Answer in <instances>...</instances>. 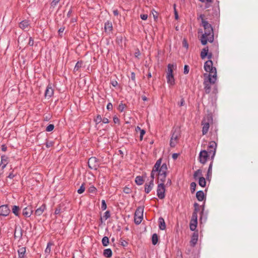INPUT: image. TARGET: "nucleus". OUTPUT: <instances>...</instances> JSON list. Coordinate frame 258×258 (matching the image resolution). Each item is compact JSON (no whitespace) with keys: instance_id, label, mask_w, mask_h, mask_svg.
<instances>
[{"instance_id":"obj_1","label":"nucleus","mask_w":258,"mask_h":258,"mask_svg":"<svg viewBox=\"0 0 258 258\" xmlns=\"http://www.w3.org/2000/svg\"><path fill=\"white\" fill-rule=\"evenodd\" d=\"M202 26L205 32L202 35L201 40L203 45H206L208 42H212L214 41V33L213 28L207 21H203Z\"/></svg>"},{"instance_id":"obj_2","label":"nucleus","mask_w":258,"mask_h":258,"mask_svg":"<svg viewBox=\"0 0 258 258\" xmlns=\"http://www.w3.org/2000/svg\"><path fill=\"white\" fill-rule=\"evenodd\" d=\"M204 69L209 74H204V76L209 77L210 81L213 82L217 80V71L216 69L213 66V61L211 60L207 61L204 64Z\"/></svg>"},{"instance_id":"obj_3","label":"nucleus","mask_w":258,"mask_h":258,"mask_svg":"<svg viewBox=\"0 0 258 258\" xmlns=\"http://www.w3.org/2000/svg\"><path fill=\"white\" fill-rule=\"evenodd\" d=\"M179 136V128L178 127L174 128L172 131V136L170 141V145L171 147H174L177 145Z\"/></svg>"},{"instance_id":"obj_4","label":"nucleus","mask_w":258,"mask_h":258,"mask_svg":"<svg viewBox=\"0 0 258 258\" xmlns=\"http://www.w3.org/2000/svg\"><path fill=\"white\" fill-rule=\"evenodd\" d=\"M212 122L213 119L210 115L207 116L203 119L202 125H203L202 133L203 135H206L208 132L210 124Z\"/></svg>"},{"instance_id":"obj_5","label":"nucleus","mask_w":258,"mask_h":258,"mask_svg":"<svg viewBox=\"0 0 258 258\" xmlns=\"http://www.w3.org/2000/svg\"><path fill=\"white\" fill-rule=\"evenodd\" d=\"M217 143L215 141L209 142L207 150L208 153L211 156V161L213 162L217 149Z\"/></svg>"},{"instance_id":"obj_6","label":"nucleus","mask_w":258,"mask_h":258,"mask_svg":"<svg viewBox=\"0 0 258 258\" xmlns=\"http://www.w3.org/2000/svg\"><path fill=\"white\" fill-rule=\"evenodd\" d=\"M144 209L143 207H140L137 208L135 213V223L136 224H139L141 223L143 218Z\"/></svg>"},{"instance_id":"obj_7","label":"nucleus","mask_w":258,"mask_h":258,"mask_svg":"<svg viewBox=\"0 0 258 258\" xmlns=\"http://www.w3.org/2000/svg\"><path fill=\"white\" fill-rule=\"evenodd\" d=\"M210 157H211V156L208 154V151H207L206 150H202L199 154V162L202 164H205L208 159Z\"/></svg>"},{"instance_id":"obj_8","label":"nucleus","mask_w":258,"mask_h":258,"mask_svg":"<svg viewBox=\"0 0 258 258\" xmlns=\"http://www.w3.org/2000/svg\"><path fill=\"white\" fill-rule=\"evenodd\" d=\"M88 164L89 167L91 169L96 170L99 167V162L95 157H92L89 159Z\"/></svg>"},{"instance_id":"obj_9","label":"nucleus","mask_w":258,"mask_h":258,"mask_svg":"<svg viewBox=\"0 0 258 258\" xmlns=\"http://www.w3.org/2000/svg\"><path fill=\"white\" fill-rule=\"evenodd\" d=\"M165 185L163 183H160L158 185L157 193L158 198L160 199H163L165 197Z\"/></svg>"},{"instance_id":"obj_10","label":"nucleus","mask_w":258,"mask_h":258,"mask_svg":"<svg viewBox=\"0 0 258 258\" xmlns=\"http://www.w3.org/2000/svg\"><path fill=\"white\" fill-rule=\"evenodd\" d=\"M161 161H162L161 159H158L156 161L155 164L154 165L153 168L152 169V171L151 172V181H153L154 182V179L155 178V174L157 173V172L159 170V168L160 166V164H161Z\"/></svg>"},{"instance_id":"obj_11","label":"nucleus","mask_w":258,"mask_h":258,"mask_svg":"<svg viewBox=\"0 0 258 258\" xmlns=\"http://www.w3.org/2000/svg\"><path fill=\"white\" fill-rule=\"evenodd\" d=\"M215 82L216 81L212 82L210 81L209 77H208V79L207 80H205L204 82V89L207 94H209L211 91V84H214Z\"/></svg>"},{"instance_id":"obj_12","label":"nucleus","mask_w":258,"mask_h":258,"mask_svg":"<svg viewBox=\"0 0 258 258\" xmlns=\"http://www.w3.org/2000/svg\"><path fill=\"white\" fill-rule=\"evenodd\" d=\"M10 213V210L7 205L0 206V216L6 217Z\"/></svg>"},{"instance_id":"obj_13","label":"nucleus","mask_w":258,"mask_h":258,"mask_svg":"<svg viewBox=\"0 0 258 258\" xmlns=\"http://www.w3.org/2000/svg\"><path fill=\"white\" fill-rule=\"evenodd\" d=\"M167 165L165 163H163L162 165H160V166L159 168L158 171L157 172L156 174H158V175H165L167 174Z\"/></svg>"},{"instance_id":"obj_14","label":"nucleus","mask_w":258,"mask_h":258,"mask_svg":"<svg viewBox=\"0 0 258 258\" xmlns=\"http://www.w3.org/2000/svg\"><path fill=\"white\" fill-rule=\"evenodd\" d=\"M8 163V157L7 156L3 155L1 157V161L0 163V166L2 167V169L3 170Z\"/></svg>"},{"instance_id":"obj_15","label":"nucleus","mask_w":258,"mask_h":258,"mask_svg":"<svg viewBox=\"0 0 258 258\" xmlns=\"http://www.w3.org/2000/svg\"><path fill=\"white\" fill-rule=\"evenodd\" d=\"M53 95V89L50 84H49L45 90V96L46 97H51Z\"/></svg>"},{"instance_id":"obj_16","label":"nucleus","mask_w":258,"mask_h":258,"mask_svg":"<svg viewBox=\"0 0 258 258\" xmlns=\"http://www.w3.org/2000/svg\"><path fill=\"white\" fill-rule=\"evenodd\" d=\"M30 23L29 21L25 20L19 23V27L22 30H26L29 28Z\"/></svg>"},{"instance_id":"obj_17","label":"nucleus","mask_w":258,"mask_h":258,"mask_svg":"<svg viewBox=\"0 0 258 258\" xmlns=\"http://www.w3.org/2000/svg\"><path fill=\"white\" fill-rule=\"evenodd\" d=\"M198 240V234L194 232L192 235L191 239L190 241L191 246H194L197 243Z\"/></svg>"},{"instance_id":"obj_18","label":"nucleus","mask_w":258,"mask_h":258,"mask_svg":"<svg viewBox=\"0 0 258 258\" xmlns=\"http://www.w3.org/2000/svg\"><path fill=\"white\" fill-rule=\"evenodd\" d=\"M105 32L106 33H110L112 30V24L109 21H107L105 23L104 25Z\"/></svg>"},{"instance_id":"obj_19","label":"nucleus","mask_w":258,"mask_h":258,"mask_svg":"<svg viewBox=\"0 0 258 258\" xmlns=\"http://www.w3.org/2000/svg\"><path fill=\"white\" fill-rule=\"evenodd\" d=\"M46 209V206L45 204L42 205L39 208L35 210V214L37 216H40L42 214L44 210Z\"/></svg>"},{"instance_id":"obj_20","label":"nucleus","mask_w":258,"mask_h":258,"mask_svg":"<svg viewBox=\"0 0 258 258\" xmlns=\"http://www.w3.org/2000/svg\"><path fill=\"white\" fill-rule=\"evenodd\" d=\"M33 212L31 208L26 207L23 210V215L26 217H29Z\"/></svg>"},{"instance_id":"obj_21","label":"nucleus","mask_w":258,"mask_h":258,"mask_svg":"<svg viewBox=\"0 0 258 258\" xmlns=\"http://www.w3.org/2000/svg\"><path fill=\"white\" fill-rule=\"evenodd\" d=\"M154 186V182L153 181H150L149 184L146 183L145 185V191L147 194L149 193Z\"/></svg>"},{"instance_id":"obj_22","label":"nucleus","mask_w":258,"mask_h":258,"mask_svg":"<svg viewBox=\"0 0 258 258\" xmlns=\"http://www.w3.org/2000/svg\"><path fill=\"white\" fill-rule=\"evenodd\" d=\"M19 258H25L26 248L25 247H20L18 250Z\"/></svg>"},{"instance_id":"obj_23","label":"nucleus","mask_w":258,"mask_h":258,"mask_svg":"<svg viewBox=\"0 0 258 258\" xmlns=\"http://www.w3.org/2000/svg\"><path fill=\"white\" fill-rule=\"evenodd\" d=\"M176 67V65L173 64H169L167 67V75H173V71Z\"/></svg>"},{"instance_id":"obj_24","label":"nucleus","mask_w":258,"mask_h":258,"mask_svg":"<svg viewBox=\"0 0 258 258\" xmlns=\"http://www.w3.org/2000/svg\"><path fill=\"white\" fill-rule=\"evenodd\" d=\"M158 222L160 229L162 230H165L166 228V224L164 219L162 217H160L158 219Z\"/></svg>"},{"instance_id":"obj_25","label":"nucleus","mask_w":258,"mask_h":258,"mask_svg":"<svg viewBox=\"0 0 258 258\" xmlns=\"http://www.w3.org/2000/svg\"><path fill=\"white\" fill-rule=\"evenodd\" d=\"M196 197L198 201H202L205 198L204 192L202 190L198 191L196 194Z\"/></svg>"},{"instance_id":"obj_26","label":"nucleus","mask_w":258,"mask_h":258,"mask_svg":"<svg viewBox=\"0 0 258 258\" xmlns=\"http://www.w3.org/2000/svg\"><path fill=\"white\" fill-rule=\"evenodd\" d=\"M213 161H211L210 164L209 166V168L207 172V177L206 178L209 179L210 178H211L212 176V166H213Z\"/></svg>"},{"instance_id":"obj_27","label":"nucleus","mask_w":258,"mask_h":258,"mask_svg":"<svg viewBox=\"0 0 258 258\" xmlns=\"http://www.w3.org/2000/svg\"><path fill=\"white\" fill-rule=\"evenodd\" d=\"M167 81L170 85H173L174 84V78L173 75H167Z\"/></svg>"},{"instance_id":"obj_28","label":"nucleus","mask_w":258,"mask_h":258,"mask_svg":"<svg viewBox=\"0 0 258 258\" xmlns=\"http://www.w3.org/2000/svg\"><path fill=\"white\" fill-rule=\"evenodd\" d=\"M112 252L110 248L105 249L103 251V255L106 257H110L112 256Z\"/></svg>"},{"instance_id":"obj_29","label":"nucleus","mask_w":258,"mask_h":258,"mask_svg":"<svg viewBox=\"0 0 258 258\" xmlns=\"http://www.w3.org/2000/svg\"><path fill=\"white\" fill-rule=\"evenodd\" d=\"M208 48L205 47L203 48L201 52V57L202 59H204L206 56L208 55Z\"/></svg>"},{"instance_id":"obj_30","label":"nucleus","mask_w":258,"mask_h":258,"mask_svg":"<svg viewBox=\"0 0 258 258\" xmlns=\"http://www.w3.org/2000/svg\"><path fill=\"white\" fill-rule=\"evenodd\" d=\"M199 184L202 187H205L206 184V181L205 178L202 176L199 178Z\"/></svg>"},{"instance_id":"obj_31","label":"nucleus","mask_w":258,"mask_h":258,"mask_svg":"<svg viewBox=\"0 0 258 258\" xmlns=\"http://www.w3.org/2000/svg\"><path fill=\"white\" fill-rule=\"evenodd\" d=\"M135 182L138 185H140L143 184V183L144 182V180H143L142 177H141L140 176H138L136 177V178L135 179Z\"/></svg>"},{"instance_id":"obj_32","label":"nucleus","mask_w":258,"mask_h":258,"mask_svg":"<svg viewBox=\"0 0 258 258\" xmlns=\"http://www.w3.org/2000/svg\"><path fill=\"white\" fill-rule=\"evenodd\" d=\"M158 240V235L157 234L154 233L152 235V241L153 245H156Z\"/></svg>"},{"instance_id":"obj_33","label":"nucleus","mask_w":258,"mask_h":258,"mask_svg":"<svg viewBox=\"0 0 258 258\" xmlns=\"http://www.w3.org/2000/svg\"><path fill=\"white\" fill-rule=\"evenodd\" d=\"M22 236V230L21 228L16 229L15 232V237H21Z\"/></svg>"},{"instance_id":"obj_34","label":"nucleus","mask_w":258,"mask_h":258,"mask_svg":"<svg viewBox=\"0 0 258 258\" xmlns=\"http://www.w3.org/2000/svg\"><path fill=\"white\" fill-rule=\"evenodd\" d=\"M202 171L201 169H198L195 172L194 174V177L195 179H197L198 177H202Z\"/></svg>"},{"instance_id":"obj_35","label":"nucleus","mask_w":258,"mask_h":258,"mask_svg":"<svg viewBox=\"0 0 258 258\" xmlns=\"http://www.w3.org/2000/svg\"><path fill=\"white\" fill-rule=\"evenodd\" d=\"M197 209H195V211L192 215V222H194V223H197Z\"/></svg>"},{"instance_id":"obj_36","label":"nucleus","mask_w":258,"mask_h":258,"mask_svg":"<svg viewBox=\"0 0 258 258\" xmlns=\"http://www.w3.org/2000/svg\"><path fill=\"white\" fill-rule=\"evenodd\" d=\"M102 243L103 246H107L109 244V239L108 237H103V238L102 239Z\"/></svg>"},{"instance_id":"obj_37","label":"nucleus","mask_w":258,"mask_h":258,"mask_svg":"<svg viewBox=\"0 0 258 258\" xmlns=\"http://www.w3.org/2000/svg\"><path fill=\"white\" fill-rule=\"evenodd\" d=\"M167 174L165 175H158V180L160 183H163L164 184V182L166 180V177Z\"/></svg>"},{"instance_id":"obj_38","label":"nucleus","mask_w":258,"mask_h":258,"mask_svg":"<svg viewBox=\"0 0 258 258\" xmlns=\"http://www.w3.org/2000/svg\"><path fill=\"white\" fill-rule=\"evenodd\" d=\"M19 207L17 206H13L12 208V212L16 216H19Z\"/></svg>"},{"instance_id":"obj_39","label":"nucleus","mask_w":258,"mask_h":258,"mask_svg":"<svg viewBox=\"0 0 258 258\" xmlns=\"http://www.w3.org/2000/svg\"><path fill=\"white\" fill-rule=\"evenodd\" d=\"M82 63H83V62L81 61H78L77 62V63L76 64L75 66V68L74 69V71L75 72L78 71L79 70V69L80 68H81Z\"/></svg>"},{"instance_id":"obj_40","label":"nucleus","mask_w":258,"mask_h":258,"mask_svg":"<svg viewBox=\"0 0 258 258\" xmlns=\"http://www.w3.org/2000/svg\"><path fill=\"white\" fill-rule=\"evenodd\" d=\"M52 245V244L50 242H49L47 243V247L45 250V252L46 254H49V253L51 251V246Z\"/></svg>"},{"instance_id":"obj_41","label":"nucleus","mask_w":258,"mask_h":258,"mask_svg":"<svg viewBox=\"0 0 258 258\" xmlns=\"http://www.w3.org/2000/svg\"><path fill=\"white\" fill-rule=\"evenodd\" d=\"M197 223H198V222L197 221V223H194V222H191L190 224V229L191 230V231H194L196 227H197Z\"/></svg>"},{"instance_id":"obj_42","label":"nucleus","mask_w":258,"mask_h":258,"mask_svg":"<svg viewBox=\"0 0 258 258\" xmlns=\"http://www.w3.org/2000/svg\"><path fill=\"white\" fill-rule=\"evenodd\" d=\"M63 212V211L61 209V206L60 205L59 206H58L57 208H56L55 212H54V214L55 215H58Z\"/></svg>"},{"instance_id":"obj_43","label":"nucleus","mask_w":258,"mask_h":258,"mask_svg":"<svg viewBox=\"0 0 258 258\" xmlns=\"http://www.w3.org/2000/svg\"><path fill=\"white\" fill-rule=\"evenodd\" d=\"M94 121L96 124L99 123L102 121V117L101 115H98L95 118Z\"/></svg>"},{"instance_id":"obj_44","label":"nucleus","mask_w":258,"mask_h":258,"mask_svg":"<svg viewBox=\"0 0 258 258\" xmlns=\"http://www.w3.org/2000/svg\"><path fill=\"white\" fill-rule=\"evenodd\" d=\"M196 183L192 182L190 183V190L191 192H194L196 190Z\"/></svg>"},{"instance_id":"obj_45","label":"nucleus","mask_w":258,"mask_h":258,"mask_svg":"<svg viewBox=\"0 0 258 258\" xmlns=\"http://www.w3.org/2000/svg\"><path fill=\"white\" fill-rule=\"evenodd\" d=\"M85 190V187L84 186V184H83L80 186V188L78 190V193L79 194H81L84 192Z\"/></svg>"},{"instance_id":"obj_46","label":"nucleus","mask_w":258,"mask_h":258,"mask_svg":"<svg viewBox=\"0 0 258 258\" xmlns=\"http://www.w3.org/2000/svg\"><path fill=\"white\" fill-rule=\"evenodd\" d=\"M110 217V212L109 211H106L104 213V215L103 216V218H104V220H106Z\"/></svg>"},{"instance_id":"obj_47","label":"nucleus","mask_w":258,"mask_h":258,"mask_svg":"<svg viewBox=\"0 0 258 258\" xmlns=\"http://www.w3.org/2000/svg\"><path fill=\"white\" fill-rule=\"evenodd\" d=\"M54 125H53V124H49V125L47 126V127H46V131L47 132H51V131H52L54 129Z\"/></svg>"},{"instance_id":"obj_48","label":"nucleus","mask_w":258,"mask_h":258,"mask_svg":"<svg viewBox=\"0 0 258 258\" xmlns=\"http://www.w3.org/2000/svg\"><path fill=\"white\" fill-rule=\"evenodd\" d=\"M107 208V205L106 204L105 200H103L101 201V209L102 210H105Z\"/></svg>"},{"instance_id":"obj_49","label":"nucleus","mask_w":258,"mask_h":258,"mask_svg":"<svg viewBox=\"0 0 258 258\" xmlns=\"http://www.w3.org/2000/svg\"><path fill=\"white\" fill-rule=\"evenodd\" d=\"M125 107V105L124 104L120 103L118 106V109L120 112H122Z\"/></svg>"},{"instance_id":"obj_50","label":"nucleus","mask_w":258,"mask_h":258,"mask_svg":"<svg viewBox=\"0 0 258 258\" xmlns=\"http://www.w3.org/2000/svg\"><path fill=\"white\" fill-rule=\"evenodd\" d=\"M140 133V140L142 141L143 140V137L146 133V131L144 130H142Z\"/></svg>"},{"instance_id":"obj_51","label":"nucleus","mask_w":258,"mask_h":258,"mask_svg":"<svg viewBox=\"0 0 258 258\" xmlns=\"http://www.w3.org/2000/svg\"><path fill=\"white\" fill-rule=\"evenodd\" d=\"M189 72V67L187 65H185L184 67V74H187Z\"/></svg>"},{"instance_id":"obj_52","label":"nucleus","mask_w":258,"mask_h":258,"mask_svg":"<svg viewBox=\"0 0 258 258\" xmlns=\"http://www.w3.org/2000/svg\"><path fill=\"white\" fill-rule=\"evenodd\" d=\"M96 191V188L94 186H90L89 188V191L90 192H95Z\"/></svg>"},{"instance_id":"obj_53","label":"nucleus","mask_w":258,"mask_h":258,"mask_svg":"<svg viewBox=\"0 0 258 258\" xmlns=\"http://www.w3.org/2000/svg\"><path fill=\"white\" fill-rule=\"evenodd\" d=\"M123 192L125 194H129L131 192V189L128 187H125L123 188Z\"/></svg>"},{"instance_id":"obj_54","label":"nucleus","mask_w":258,"mask_h":258,"mask_svg":"<svg viewBox=\"0 0 258 258\" xmlns=\"http://www.w3.org/2000/svg\"><path fill=\"white\" fill-rule=\"evenodd\" d=\"M53 145V142L52 141L47 142L46 143V146L47 148L52 147Z\"/></svg>"},{"instance_id":"obj_55","label":"nucleus","mask_w":258,"mask_h":258,"mask_svg":"<svg viewBox=\"0 0 258 258\" xmlns=\"http://www.w3.org/2000/svg\"><path fill=\"white\" fill-rule=\"evenodd\" d=\"M60 0H53L51 3V5L52 7H55Z\"/></svg>"},{"instance_id":"obj_56","label":"nucleus","mask_w":258,"mask_h":258,"mask_svg":"<svg viewBox=\"0 0 258 258\" xmlns=\"http://www.w3.org/2000/svg\"><path fill=\"white\" fill-rule=\"evenodd\" d=\"M120 244L123 246H126L128 244V243L124 240H121L120 241Z\"/></svg>"},{"instance_id":"obj_57","label":"nucleus","mask_w":258,"mask_h":258,"mask_svg":"<svg viewBox=\"0 0 258 258\" xmlns=\"http://www.w3.org/2000/svg\"><path fill=\"white\" fill-rule=\"evenodd\" d=\"M28 44L30 46H33L34 45V40H33V39L32 38V37H30L29 38V41Z\"/></svg>"},{"instance_id":"obj_58","label":"nucleus","mask_w":258,"mask_h":258,"mask_svg":"<svg viewBox=\"0 0 258 258\" xmlns=\"http://www.w3.org/2000/svg\"><path fill=\"white\" fill-rule=\"evenodd\" d=\"M141 18L143 20H146L148 18V15L147 14L141 15Z\"/></svg>"},{"instance_id":"obj_59","label":"nucleus","mask_w":258,"mask_h":258,"mask_svg":"<svg viewBox=\"0 0 258 258\" xmlns=\"http://www.w3.org/2000/svg\"><path fill=\"white\" fill-rule=\"evenodd\" d=\"M176 258H182V253L180 251H178L176 254Z\"/></svg>"},{"instance_id":"obj_60","label":"nucleus","mask_w":258,"mask_h":258,"mask_svg":"<svg viewBox=\"0 0 258 258\" xmlns=\"http://www.w3.org/2000/svg\"><path fill=\"white\" fill-rule=\"evenodd\" d=\"M107 109L109 110H111L112 109V105L111 103H108L107 105Z\"/></svg>"},{"instance_id":"obj_61","label":"nucleus","mask_w":258,"mask_h":258,"mask_svg":"<svg viewBox=\"0 0 258 258\" xmlns=\"http://www.w3.org/2000/svg\"><path fill=\"white\" fill-rule=\"evenodd\" d=\"M204 17H205V16L204 15H200L199 17L198 18V19L200 20L201 19V21H202V23H203V21H205L204 20Z\"/></svg>"},{"instance_id":"obj_62","label":"nucleus","mask_w":258,"mask_h":258,"mask_svg":"<svg viewBox=\"0 0 258 258\" xmlns=\"http://www.w3.org/2000/svg\"><path fill=\"white\" fill-rule=\"evenodd\" d=\"M113 121L115 123H118L119 121V119H118V118L116 116H114L113 117Z\"/></svg>"},{"instance_id":"obj_63","label":"nucleus","mask_w":258,"mask_h":258,"mask_svg":"<svg viewBox=\"0 0 258 258\" xmlns=\"http://www.w3.org/2000/svg\"><path fill=\"white\" fill-rule=\"evenodd\" d=\"M172 158L174 160L176 159L178 156V154L177 153H174L172 154Z\"/></svg>"},{"instance_id":"obj_64","label":"nucleus","mask_w":258,"mask_h":258,"mask_svg":"<svg viewBox=\"0 0 258 258\" xmlns=\"http://www.w3.org/2000/svg\"><path fill=\"white\" fill-rule=\"evenodd\" d=\"M184 100L183 98H182L180 100V103H179V105L180 106H182L184 105Z\"/></svg>"}]
</instances>
